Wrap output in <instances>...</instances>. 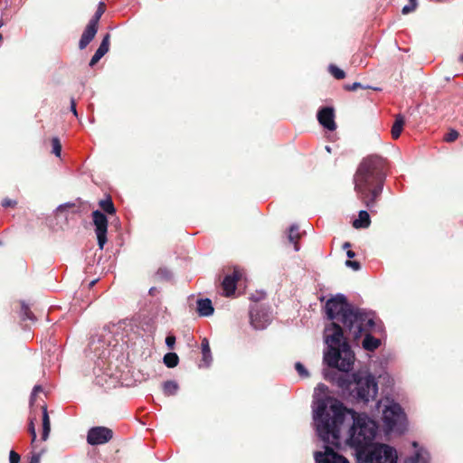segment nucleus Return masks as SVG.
<instances>
[{
	"mask_svg": "<svg viewBox=\"0 0 463 463\" xmlns=\"http://www.w3.org/2000/svg\"><path fill=\"white\" fill-rule=\"evenodd\" d=\"M345 417V408L336 399L327 397L317 400L314 410V420L319 438L326 443L324 451L314 454L317 463H349L334 450L339 448L340 427Z\"/></svg>",
	"mask_w": 463,
	"mask_h": 463,
	"instance_id": "f257e3e1",
	"label": "nucleus"
},
{
	"mask_svg": "<svg viewBox=\"0 0 463 463\" xmlns=\"http://www.w3.org/2000/svg\"><path fill=\"white\" fill-rule=\"evenodd\" d=\"M387 160L380 156L365 157L354 176L358 199L372 213L383 193L386 177Z\"/></svg>",
	"mask_w": 463,
	"mask_h": 463,
	"instance_id": "f03ea898",
	"label": "nucleus"
},
{
	"mask_svg": "<svg viewBox=\"0 0 463 463\" xmlns=\"http://www.w3.org/2000/svg\"><path fill=\"white\" fill-rule=\"evenodd\" d=\"M325 338L328 350L324 354V362L330 367L348 372L354 364V354L344 336V329L331 322L325 330Z\"/></svg>",
	"mask_w": 463,
	"mask_h": 463,
	"instance_id": "7ed1b4c3",
	"label": "nucleus"
},
{
	"mask_svg": "<svg viewBox=\"0 0 463 463\" xmlns=\"http://www.w3.org/2000/svg\"><path fill=\"white\" fill-rule=\"evenodd\" d=\"M376 430L377 425L374 420L365 414L354 413L348 444L354 449L356 457L362 450L365 451L371 446L376 445L373 442L376 435Z\"/></svg>",
	"mask_w": 463,
	"mask_h": 463,
	"instance_id": "20e7f679",
	"label": "nucleus"
},
{
	"mask_svg": "<svg viewBox=\"0 0 463 463\" xmlns=\"http://www.w3.org/2000/svg\"><path fill=\"white\" fill-rule=\"evenodd\" d=\"M345 316L343 326L349 337L359 339L364 332L376 331L378 326L375 323V314L365 309L353 307Z\"/></svg>",
	"mask_w": 463,
	"mask_h": 463,
	"instance_id": "39448f33",
	"label": "nucleus"
},
{
	"mask_svg": "<svg viewBox=\"0 0 463 463\" xmlns=\"http://www.w3.org/2000/svg\"><path fill=\"white\" fill-rule=\"evenodd\" d=\"M345 387L356 402H369L374 400L378 393V384L375 378L368 373L357 372L352 374V380Z\"/></svg>",
	"mask_w": 463,
	"mask_h": 463,
	"instance_id": "423d86ee",
	"label": "nucleus"
},
{
	"mask_svg": "<svg viewBox=\"0 0 463 463\" xmlns=\"http://www.w3.org/2000/svg\"><path fill=\"white\" fill-rule=\"evenodd\" d=\"M396 450L386 444L371 446L365 451H361L356 457L358 463H397Z\"/></svg>",
	"mask_w": 463,
	"mask_h": 463,
	"instance_id": "0eeeda50",
	"label": "nucleus"
},
{
	"mask_svg": "<svg viewBox=\"0 0 463 463\" xmlns=\"http://www.w3.org/2000/svg\"><path fill=\"white\" fill-rule=\"evenodd\" d=\"M354 305L350 304L346 298L338 294L327 300L326 304V312L328 319L334 320L337 318L343 323L345 316L353 308Z\"/></svg>",
	"mask_w": 463,
	"mask_h": 463,
	"instance_id": "6e6552de",
	"label": "nucleus"
},
{
	"mask_svg": "<svg viewBox=\"0 0 463 463\" xmlns=\"http://www.w3.org/2000/svg\"><path fill=\"white\" fill-rule=\"evenodd\" d=\"M92 222L95 227L94 231L98 240V245L102 250L108 241V225L109 221L107 216L99 210H95L91 213Z\"/></svg>",
	"mask_w": 463,
	"mask_h": 463,
	"instance_id": "1a4fd4ad",
	"label": "nucleus"
},
{
	"mask_svg": "<svg viewBox=\"0 0 463 463\" xmlns=\"http://www.w3.org/2000/svg\"><path fill=\"white\" fill-rule=\"evenodd\" d=\"M112 439L113 430L104 426L92 427L87 434V442L92 446L105 444Z\"/></svg>",
	"mask_w": 463,
	"mask_h": 463,
	"instance_id": "9d476101",
	"label": "nucleus"
},
{
	"mask_svg": "<svg viewBox=\"0 0 463 463\" xmlns=\"http://www.w3.org/2000/svg\"><path fill=\"white\" fill-rule=\"evenodd\" d=\"M249 315L250 325L255 329H263L269 323V315L258 304L250 307Z\"/></svg>",
	"mask_w": 463,
	"mask_h": 463,
	"instance_id": "9b49d317",
	"label": "nucleus"
},
{
	"mask_svg": "<svg viewBox=\"0 0 463 463\" xmlns=\"http://www.w3.org/2000/svg\"><path fill=\"white\" fill-rule=\"evenodd\" d=\"M402 409L397 403H393L389 407H386L383 411V419L387 428L392 430L397 422L402 419Z\"/></svg>",
	"mask_w": 463,
	"mask_h": 463,
	"instance_id": "f8f14e48",
	"label": "nucleus"
},
{
	"mask_svg": "<svg viewBox=\"0 0 463 463\" xmlns=\"http://www.w3.org/2000/svg\"><path fill=\"white\" fill-rule=\"evenodd\" d=\"M242 273L238 268H234L231 274H227L222 282V288L226 297H230L234 294L237 282L241 279Z\"/></svg>",
	"mask_w": 463,
	"mask_h": 463,
	"instance_id": "ddd939ff",
	"label": "nucleus"
},
{
	"mask_svg": "<svg viewBox=\"0 0 463 463\" xmlns=\"http://www.w3.org/2000/svg\"><path fill=\"white\" fill-rule=\"evenodd\" d=\"M318 122L326 129L334 131L336 128L335 122V110L331 107H323L317 112Z\"/></svg>",
	"mask_w": 463,
	"mask_h": 463,
	"instance_id": "4468645a",
	"label": "nucleus"
},
{
	"mask_svg": "<svg viewBox=\"0 0 463 463\" xmlns=\"http://www.w3.org/2000/svg\"><path fill=\"white\" fill-rule=\"evenodd\" d=\"M98 30L99 25L90 21L79 42V48L80 50H84L90 43V42L94 39Z\"/></svg>",
	"mask_w": 463,
	"mask_h": 463,
	"instance_id": "2eb2a0df",
	"label": "nucleus"
},
{
	"mask_svg": "<svg viewBox=\"0 0 463 463\" xmlns=\"http://www.w3.org/2000/svg\"><path fill=\"white\" fill-rule=\"evenodd\" d=\"M109 44H110V34L106 33L104 35L99 48L97 49L94 55L90 59V61L89 64L90 67H93L94 65H96L99 61V60L109 52Z\"/></svg>",
	"mask_w": 463,
	"mask_h": 463,
	"instance_id": "dca6fc26",
	"label": "nucleus"
},
{
	"mask_svg": "<svg viewBox=\"0 0 463 463\" xmlns=\"http://www.w3.org/2000/svg\"><path fill=\"white\" fill-rule=\"evenodd\" d=\"M373 332L374 331H368L363 333V335H364L363 347L371 352H373L381 345V340L372 335Z\"/></svg>",
	"mask_w": 463,
	"mask_h": 463,
	"instance_id": "f3484780",
	"label": "nucleus"
},
{
	"mask_svg": "<svg viewBox=\"0 0 463 463\" xmlns=\"http://www.w3.org/2000/svg\"><path fill=\"white\" fill-rule=\"evenodd\" d=\"M405 125V118L402 114H398L395 116L394 122L392 126V137L393 139H398L402 132L403 127Z\"/></svg>",
	"mask_w": 463,
	"mask_h": 463,
	"instance_id": "a211bd4d",
	"label": "nucleus"
},
{
	"mask_svg": "<svg viewBox=\"0 0 463 463\" xmlns=\"http://www.w3.org/2000/svg\"><path fill=\"white\" fill-rule=\"evenodd\" d=\"M214 309L212 301L209 298L197 300V312L202 317H209L213 313Z\"/></svg>",
	"mask_w": 463,
	"mask_h": 463,
	"instance_id": "6ab92c4d",
	"label": "nucleus"
},
{
	"mask_svg": "<svg viewBox=\"0 0 463 463\" xmlns=\"http://www.w3.org/2000/svg\"><path fill=\"white\" fill-rule=\"evenodd\" d=\"M371 224V219L369 213L362 210L358 213V219L354 220L353 222V226L356 229L360 228H368Z\"/></svg>",
	"mask_w": 463,
	"mask_h": 463,
	"instance_id": "aec40b11",
	"label": "nucleus"
},
{
	"mask_svg": "<svg viewBox=\"0 0 463 463\" xmlns=\"http://www.w3.org/2000/svg\"><path fill=\"white\" fill-rule=\"evenodd\" d=\"M201 347H202V354H203L202 363L203 364V366L208 367L210 365L213 358H212L209 340L207 338H203L202 340Z\"/></svg>",
	"mask_w": 463,
	"mask_h": 463,
	"instance_id": "412c9836",
	"label": "nucleus"
},
{
	"mask_svg": "<svg viewBox=\"0 0 463 463\" xmlns=\"http://www.w3.org/2000/svg\"><path fill=\"white\" fill-rule=\"evenodd\" d=\"M43 433H42V439L46 440L49 437L50 431H51V422L50 418L47 411V406L43 405Z\"/></svg>",
	"mask_w": 463,
	"mask_h": 463,
	"instance_id": "4be33fe9",
	"label": "nucleus"
},
{
	"mask_svg": "<svg viewBox=\"0 0 463 463\" xmlns=\"http://www.w3.org/2000/svg\"><path fill=\"white\" fill-rule=\"evenodd\" d=\"M99 206L101 208V210L107 213V214H115L116 213V208L112 202L111 197L109 195L106 197V199L100 200L99 202Z\"/></svg>",
	"mask_w": 463,
	"mask_h": 463,
	"instance_id": "5701e85b",
	"label": "nucleus"
},
{
	"mask_svg": "<svg viewBox=\"0 0 463 463\" xmlns=\"http://www.w3.org/2000/svg\"><path fill=\"white\" fill-rule=\"evenodd\" d=\"M178 389L179 385L175 381L169 380L163 383V392L166 396L175 395Z\"/></svg>",
	"mask_w": 463,
	"mask_h": 463,
	"instance_id": "b1692460",
	"label": "nucleus"
},
{
	"mask_svg": "<svg viewBox=\"0 0 463 463\" xmlns=\"http://www.w3.org/2000/svg\"><path fill=\"white\" fill-rule=\"evenodd\" d=\"M299 238H300V234L298 232V227L296 225H292L289 228V232H288V241L290 242L294 243V248H295L296 251L299 250V246H298V242Z\"/></svg>",
	"mask_w": 463,
	"mask_h": 463,
	"instance_id": "393cba45",
	"label": "nucleus"
},
{
	"mask_svg": "<svg viewBox=\"0 0 463 463\" xmlns=\"http://www.w3.org/2000/svg\"><path fill=\"white\" fill-rule=\"evenodd\" d=\"M179 363V357L175 353H167L164 356V364L168 368H174Z\"/></svg>",
	"mask_w": 463,
	"mask_h": 463,
	"instance_id": "a878e982",
	"label": "nucleus"
},
{
	"mask_svg": "<svg viewBox=\"0 0 463 463\" xmlns=\"http://www.w3.org/2000/svg\"><path fill=\"white\" fill-rule=\"evenodd\" d=\"M20 316L23 320H35L33 313L31 311L29 306L26 305L24 301H21Z\"/></svg>",
	"mask_w": 463,
	"mask_h": 463,
	"instance_id": "bb28decb",
	"label": "nucleus"
},
{
	"mask_svg": "<svg viewBox=\"0 0 463 463\" xmlns=\"http://www.w3.org/2000/svg\"><path fill=\"white\" fill-rule=\"evenodd\" d=\"M105 11H106L105 4L103 2H99L94 15L92 16V18L90 21L99 25V22L102 14L105 13Z\"/></svg>",
	"mask_w": 463,
	"mask_h": 463,
	"instance_id": "cd10ccee",
	"label": "nucleus"
},
{
	"mask_svg": "<svg viewBox=\"0 0 463 463\" xmlns=\"http://www.w3.org/2000/svg\"><path fill=\"white\" fill-rule=\"evenodd\" d=\"M328 71L336 80H342L345 77V71L335 65L331 64L328 68Z\"/></svg>",
	"mask_w": 463,
	"mask_h": 463,
	"instance_id": "c85d7f7f",
	"label": "nucleus"
},
{
	"mask_svg": "<svg viewBox=\"0 0 463 463\" xmlns=\"http://www.w3.org/2000/svg\"><path fill=\"white\" fill-rule=\"evenodd\" d=\"M51 143H52V153L56 156H60L61 152V144L59 137H52L51 140Z\"/></svg>",
	"mask_w": 463,
	"mask_h": 463,
	"instance_id": "c756f323",
	"label": "nucleus"
},
{
	"mask_svg": "<svg viewBox=\"0 0 463 463\" xmlns=\"http://www.w3.org/2000/svg\"><path fill=\"white\" fill-rule=\"evenodd\" d=\"M156 277L158 279H164V280H168L171 279V273L170 271L165 269V268H160L158 269V270L156 271Z\"/></svg>",
	"mask_w": 463,
	"mask_h": 463,
	"instance_id": "7c9ffc66",
	"label": "nucleus"
},
{
	"mask_svg": "<svg viewBox=\"0 0 463 463\" xmlns=\"http://www.w3.org/2000/svg\"><path fill=\"white\" fill-rule=\"evenodd\" d=\"M417 7V0H409V4L404 5L402 12L403 14H408L413 12Z\"/></svg>",
	"mask_w": 463,
	"mask_h": 463,
	"instance_id": "2f4dec72",
	"label": "nucleus"
},
{
	"mask_svg": "<svg viewBox=\"0 0 463 463\" xmlns=\"http://www.w3.org/2000/svg\"><path fill=\"white\" fill-rule=\"evenodd\" d=\"M459 134L457 130L455 129H451L449 132H448L445 137H444V140L448 143H451V142H454L458 139Z\"/></svg>",
	"mask_w": 463,
	"mask_h": 463,
	"instance_id": "473e14b6",
	"label": "nucleus"
},
{
	"mask_svg": "<svg viewBox=\"0 0 463 463\" xmlns=\"http://www.w3.org/2000/svg\"><path fill=\"white\" fill-rule=\"evenodd\" d=\"M295 368L301 377L308 376V373H307V369L301 363H299V362L296 363Z\"/></svg>",
	"mask_w": 463,
	"mask_h": 463,
	"instance_id": "72a5a7b5",
	"label": "nucleus"
},
{
	"mask_svg": "<svg viewBox=\"0 0 463 463\" xmlns=\"http://www.w3.org/2000/svg\"><path fill=\"white\" fill-rule=\"evenodd\" d=\"M344 89L347 91H354L358 89H366V88L362 86V84L359 82H354L353 84L344 85Z\"/></svg>",
	"mask_w": 463,
	"mask_h": 463,
	"instance_id": "f704fd0d",
	"label": "nucleus"
},
{
	"mask_svg": "<svg viewBox=\"0 0 463 463\" xmlns=\"http://www.w3.org/2000/svg\"><path fill=\"white\" fill-rule=\"evenodd\" d=\"M404 463H426V461L420 458L419 453L414 456L408 458Z\"/></svg>",
	"mask_w": 463,
	"mask_h": 463,
	"instance_id": "c9c22d12",
	"label": "nucleus"
},
{
	"mask_svg": "<svg viewBox=\"0 0 463 463\" xmlns=\"http://www.w3.org/2000/svg\"><path fill=\"white\" fill-rule=\"evenodd\" d=\"M2 206L5 208L12 207L14 208L17 205V202L15 200H12L9 198H5L2 201Z\"/></svg>",
	"mask_w": 463,
	"mask_h": 463,
	"instance_id": "e433bc0d",
	"label": "nucleus"
},
{
	"mask_svg": "<svg viewBox=\"0 0 463 463\" xmlns=\"http://www.w3.org/2000/svg\"><path fill=\"white\" fill-rule=\"evenodd\" d=\"M28 431L32 436V444H33L36 440V432H35L34 423H33V420H31V421L29 423Z\"/></svg>",
	"mask_w": 463,
	"mask_h": 463,
	"instance_id": "4c0bfd02",
	"label": "nucleus"
},
{
	"mask_svg": "<svg viewBox=\"0 0 463 463\" xmlns=\"http://www.w3.org/2000/svg\"><path fill=\"white\" fill-rule=\"evenodd\" d=\"M21 459L20 455L14 450H11L9 454V461L10 463H19Z\"/></svg>",
	"mask_w": 463,
	"mask_h": 463,
	"instance_id": "58836bf2",
	"label": "nucleus"
},
{
	"mask_svg": "<svg viewBox=\"0 0 463 463\" xmlns=\"http://www.w3.org/2000/svg\"><path fill=\"white\" fill-rule=\"evenodd\" d=\"M75 207V204L74 203H64V204H61L60 205L57 210H56V214H60L63 211H66L68 209H71V208H74Z\"/></svg>",
	"mask_w": 463,
	"mask_h": 463,
	"instance_id": "ea45409f",
	"label": "nucleus"
},
{
	"mask_svg": "<svg viewBox=\"0 0 463 463\" xmlns=\"http://www.w3.org/2000/svg\"><path fill=\"white\" fill-rule=\"evenodd\" d=\"M345 265H346L347 267L352 268L354 270H358V269H360V268H361L360 263H359L358 261H356V260H347L345 261Z\"/></svg>",
	"mask_w": 463,
	"mask_h": 463,
	"instance_id": "a19ab883",
	"label": "nucleus"
},
{
	"mask_svg": "<svg viewBox=\"0 0 463 463\" xmlns=\"http://www.w3.org/2000/svg\"><path fill=\"white\" fill-rule=\"evenodd\" d=\"M165 344L169 349H174L175 345V335H167L165 338Z\"/></svg>",
	"mask_w": 463,
	"mask_h": 463,
	"instance_id": "79ce46f5",
	"label": "nucleus"
},
{
	"mask_svg": "<svg viewBox=\"0 0 463 463\" xmlns=\"http://www.w3.org/2000/svg\"><path fill=\"white\" fill-rule=\"evenodd\" d=\"M43 392V387L41 385H35L33 389V392L31 395V403L34 402L35 396Z\"/></svg>",
	"mask_w": 463,
	"mask_h": 463,
	"instance_id": "37998d69",
	"label": "nucleus"
},
{
	"mask_svg": "<svg viewBox=\"0 0 463 463\" xmlns=\"http://www.w3.org/2000/svg\"><path fill=\"white\" fill-rule=\"evenodd\" d=\"M41 453H33L29 463H40Z\"/></svg>",
	"mask_w": 463,
	"mask_h": 463,
	"instance_id": "c03bdc74",
	"label": "nucleus"
},
{
	"mask_svg": "<svg viewBox=\"0 0 463 463\" xmlns=\"http://www.w3.org/2000/svg\"><path fill=\"white\" fill-rule=\"evenodd\" d=\"M71 110L77 117L76 101L73 98L71 99Z\"/></svg>",
	"mask_w": 463,
	"mask_h": 463,
	"instance_id": "a18cd8bd",
	"label": "nucleus"
},
{
	"mask_svg": "<svg viewBox=\"0 0 463 463\" xmlns=\"http://www.w3.org/2000/svg\"><path fill=\"white\" fill-rule=\"evenodd\" d=\"M346 255H347V257H348L349 259H353V258H354V256H355V252H354V251H353V250H348L346 251Z\"/></svg>",
	"mask_w": 463,
	"mask_h": 463,
	"instance_id": "49530a36",
	"label": "nucleus"
},
{
	"mask_svg": "<svg viewBox=\"0 0 463 463\" xmlns=\"http://www.w3.org/2000/svg\"><path fill=\"white\" fill-rule=\"evenodd\" d=\"M351 247V243L349 241H345L344 244H343V249H348Z\"/></svg>",
	"mask_w": 463,
	"mask_h": 463,
	"instance_id": "de8ad7c7",
	"label": "nucleus"
},
{
	"mask_svg": "<svg viewBox=\"0 0 463 463\" xmlns=\"http://www.w3.org/2000/svg\"><path fill=\"white\" fill-rule=\"evenodd\" d=\"M156 288H151L149 289V294H150L151 296H154V295H155V293H156Z\"/></svg>",
	"mask_w": 463,
	"mask_h": 463,
	"instance_id": "09e8293b",
	"label": "nucleus"
},
{
	"mask_svg": "<svg viewBox=\"0 0 463 463\" xmlns=\"http://www.w3.org/2000/svg\"><path fill=\"white\" fill-rule=\"evenodd\" d=\"M458 61L463 63V53L459 56Z\"/></svg>",
	"mask_w": 463,
	"mask_h": 463,
	"instance_id": "8fccbe9b",
	"label": "nucleus"
},
{
	"mask_svg": "<svg viewBox=\"0 0 463 463\" xmlns=\"http://www.w3.org/2000/svg\"><path fill=\"white\" fill-rule=\"evenodd\" d=\"M3 41V36L0 34V43Z\"/></svg>",
	"mask_w": 463,
	"mask_h": 463,
	"instance_id": "3c124183",
	"label": "nucleus"
},
{
	"mask_svg": "<svg viewBox=\"0 0 463 463\" xmlns=\"http://www.w3.org/2000/svg\"><path fill=\"white\" fill-rule=\"evenodd\" d=\"M95 282H96L95 280L91 281L90 286L94 285Z\"/></svg>",
	"mask_w": 463,
	"mask_h": 463,
	"instance_id": "603ef678",
	"label": "nucleus"
}]
</instances>
